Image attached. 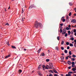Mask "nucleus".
I'll list each match as a JSON object with an SVG mask.
<instances>
[{
  "mask_svg": "<svg viewBox=\"0 0 76 76\" xmlns=\"http://www.w3.org/2000/svg\"><path fill=\"white\" fill-rule=\"evenodd\" d=\"M73 31L72 30L71 32H70V31H68V35H70V33L72 35H73Z\"/></svg>",
  "mask_w": 76,
  "mask_h": 76,
  "instance_id": "1",
  "label": "nucleus"
},
{
  "mask_svg": "<svg viewBox=\"0 0 76 76\" xmlns=\"http://www.w3.org/2000/svg\"><path fill=\"white\" fill-rule=\"evenodd\" d=\"M36 24H37V25L38 26H41L42 25V24L40 23H38V21H36Z\"/></svg>",
  "mask_w": 76,
  "mask_h": 76,
  "instance_id": "2",
  "label": "nucleus"
},
{
  "mask_svg": "<svg viewBox=\"0 0 76 76\" xmlns=\"http://www.w3.org/2000/svg\"><path fill=\"white\" fill-rule=\"evenodd\" d=\"M66 32V29H64L63 30V32H62V35H63V34H65V33Z\"/></svg>",
  "mask_w": 76,
  "mask_h": 76,
  "instance_id": "3",
  "label": "nucleus"
},
{
  "mask_svg": "<svg viewBox=\"0 0 76 76\" xmlns=\"http://www.w3.org/2000/svg\"><path fill=\"white\" fill-rule=\"evenodd\" d=\"M72 23H76V20L75 19H73L71 21Z\"/></svg>",
  "mask_w": 76,
  "mask_h": 76,
  "instance_id": "4",
  "label": "nucleus"
},
{
  "mask_svg": "<svg viewBox=\"0 0 76 76\" xmlns=\"http://www.w3.org/2000/svg\"><path fill=\"white\" fill-rule=\"evenodd\" d=\"M34 26L35 28H37L38 27V24L36 23V22L34 24Z\"/></svg>",
  "mask_w": 76,
  "mask_h": 76,
  "instance_id": "5",
  "label": "nucleus"
},
{
  "mask_svg": "<svg viewBox=\"0 0 76 76\" xmlns=\"http://www.w3.org/2000/svg\"><path fill=\"white\" fill-rule=\"evenodd\" d=\"M45 69H50V66L48 65H47L45 67Z\"/></svg>",
  "mask_w": 76,
  "mask_h": 76,
  "instance_id": "6",
  "label": "nucleus"
},
{
  "mask_svg": "<svg viewBox=\"0 0 76 76\" xmlns=\"http://www.w3.org/2000/svg\"><path fill=\"white\" fill-rule=\"evenodd\" d=\"M33 7H35V6H34V5L32 4L31 5V7H29V8H30V9H31V8H33Z\"/></svg>",
  "mask_w": 76,
  "mask_h": 76,
  "instance_id": "7",
  "label": "nucleus"
},
{
  "mask_svg": "<svg viewBox=\"0 0 76 76\" xmlns=\"http://www.w3.org/2000/svg\"><path fill=\"white\" fill-rule=\"evenodd\" d=\"M75 68H73L72 69V71H75L76 70V66L75 67Z\"/></svg>",
  "mask_w": 76,
  "mask_h": 76,
  "instance_id": "8",
  "label": "nucleus"
},
{
  "mask_svg": "<svg viewBox=\"0 0 76 76\" xmlns=\"http://www.w3.org/2000/svg\"><path fill=\"white\" fill-rule=\"evenodd\" d=\"M53 72L55 73H57L58 74V72L55 69H54L53 70Z\"/></svg>",
  "mask_w": 76,
  "mask_h": 76,
  "instance_id": "9",
  "label": "nucleus"
},
{
  "mask_svg": "<svg viewBox=\"0 0 76 76\" xmlns=\"http://www.w3.org/2000/svg\"><path fill=\"white\" fill-rule=\"evenodd\" d=\"M66 29L67 30H70V29H71V28H69L68 27H66Z\"/></svg>",
  "mask_w": 76,
  "mask_h": 76,
  "instance_id": "10",
  "label": "nucleus"
},
{
  "mask_svg": "<svg viewBox=\"0 0 76 76\" xmlns=\"http://www.w3.org/2000/svg\"><path fill=\"white\" fill-rule=\"evenodd\" d=\"M11 56L9 54L7 56L5 57V58H9V57H10Z\"/></svg>",
  "mask_w": 76,
  "mask_h": 76,
  "instance_id": "11",
  "label": "nucleus"
},
{
  "mask_svg": "<svg viewBox=\"0 0 76 76\" xmlns=\"http://www.w3.org/2000/svg\"><path fill=\"white\" fill-rule=\"evenodd\" d=\"M40 56H45V54H44V53H42V54L40 55Z\"/></svg>",
  "mask_w": 76,
  "mask_h": 76,
  "instance_id": "12",
  "label": "nucleus"
},
{
  "mask_svg": "<svg viewBox=\"0 0 76 76\" xmlns=\"http://www.w3.org/2000/svg\"><path fill=\"white\" fill-rule=\"evenodd\" d=\"M42 49L41 48H40L39 50L37 51V53H39V52H40V51H41V49Z\"/></svg>",
  "mask_w": 76,
  "mask_h": 76,
  "instance_id": "13",
  "label": "nucleus"
},
{
  "mask_svg": "<svg viewBox=\"0 0 76 76\" xmlns=\"http://www.w3.org/2000/svg\"><path fill=\"white\" fill-rule=\"evenodd\" d=\"M11 47H12V48H15V49H16V47H15V46L12 45L11 46Z\"/></svg>",
  "mask_w": 76,
  "mask_h": 76,
  "instance_id": "14",
  "label": "nucleus"
},
{
  "mask_svg": "<svg viewBox=\"0 0 76 76\" xmlns=\"http://www.w3.org/2000/svg\"><path fill=\"white\" fill-rule=\"evenodd\" d=\"M67 63H68V64H69V65L71 64V62H70V61H67Z\"/></svg>",
  "mask_w": 76,
  "mask_h": 76,
  "instance_id": "15",
  "label": "nucleus"
},
{
  "mask_svg": "<svg viewBox=\"0 0 76 76\" xmlns=\"http://www.w3.org/2000/svg\"><path fill=\"white\" fill-rule=\"evenodd\" d=\"M22 72V70H19L18 71V72H19V74H20Z\"/></svg>",
  "mask_w": 76,
  "mask_h": 76,
  "instance_id": "16",
  "label": "nucleus"
},
{
  "mask_svg": "<svg viewBox=\"0 0 76 76\" xmlns=\"http://www.w3.org/2000/svg\"><path fill=\"white\" fill-rule=\"evenodd\" d=\"M42 68H43V70H45V69H44V68H45V65H43L42 66Z\"/></svg>",
  "mask_w": 76,
  "mask_h": 76,
  "instance_id": "17",
  "label": "nucleus"
},
{
  "mask_svg": "<svg viewBox=\"0 0 76 76\" xmlns=\"http://www.w3.org/2000/svg\"><path fill=\"white\" fill-rule=\"evenodd\" d=\"M50 73H54V72L52 70H50L49 71Z\"/></svg>",
  "mask_w": 76,
  "mask_h": 76,
  "instance_id": "18",
  "label": "nucleus"
},
{
  "mask_svg": "<svg viewBox=\"0 0 76 76\" xmlns=\"http://www.w3.org/2000/svg\"><path fill=\"white\" fill-rule=\"evenodd\" d=\"M66 76H71V74H66Z\"/></svg>",
  "mask_w": 76,
  "mask_h": 76,
  "instance_id": "19",
  "label": "nucleus"
},
{
  "mask_svg": "<svg viewBox=\"0 0 76 76\" xmlns=\"http://www.w3.org/2000/svg\"><path fill=\"white\" fill-rule=\"evenodd\" d=\"M70 46V47H73V44L71 43L69 45Z\"/></svg>",
  "mask_w": 76,
  "mask_h": 76,
  "instance_id": "20",
  "label": "nucleus"
},
{
  "mask_svg": "<svg viewBox=\"0 0 76 76\" xmlns=\"http://www.w3.org/2000/svg\"><path fill=\"white\" fill-rule=\"evenodd\" d=\"M69 55H72V52L71 51H69Z\"/></svg>",
  "mask_w": 76,
  "mask_h": 76,
  "instance_id": "21",
  "label": "nucleus"
},
{
  "mask_svg": "<svg viewBox=\"0 0 76 76\" xmlns=\"http://www.w3.org/2000/svg\"><path fill=\"white\" fill-rule=\"evenodd\" d=\"M39 75V76H42V74L41 73H38Z\"/></svg>",
  "mask_w": 76,
  "mask_h": 76,
  "instance_id": "22",
  "label": "nucleus"
},
{
  "mask_svg": "<svg viewBox=\"0 0 76 76\" xmlns=\"http://www.w3.org/2000/svg\"><path fill=\"white\" fill-rule=\"evenodd\" d=\"M61 60H64V57L62 56L61 57Z\"/></svg>",
  "mask_w": 76,
  "mask_h": 76,
  "instance_id": "23",
  "label": "nucleus"
},
{
  "mask_svg": "<svg viewBox=\"0 0 76 76\" xmlns=\"http://www.w3.org/2000/svg\"><path fill=\"white\" fill-rule=\"evenodd\" d=\"M71 60L72 61H75V58H72Z\"/></svg>",
  "mask_w": 76,
  "mask_h": 76,
  "instance_id": "24",
  "label": "nucleus"
},
{
  "mask_svg": "<svg viewBox=\"0 0 76 76\" xmlns=\"http://www.w3.org/2000/svg\"><path fill=\"white\" fill-rule=\"evenodd\" d=\"M24 12V11H23V8H22V11L21 12V13H23Z\"/></svg>",
  "mask_w": 76,
  "mask_h": 76,
  "instance_id": "25",
  "label": "nucleus"
},
{
  "mask_svg": "<svg viewBox=\"0 0 76 76\" xmlns=\"http://www.w3.org/2000/svg\"><path fill=\"white\" fill-rule=\"evenodd\" d=\"M72 57H73V58H75V57H76V55H72Z\"/></svg>",
  "mask_w": 76,
  "mask_h": 76,
  "instance_id": "26",
  "label": "nucleus"
},
{
  "mask_svg": "<svg viewBox=\"0 0 76 76\" xmlns=\"http://www.w3.org/2000/svg\"><path fill=\"white\" fill-rule=\"evenodd\" d=\"M61 50H64V48L63 47H61Z\"/></svg>",
  "mask_w": 76,
  "mask_h": 76,
  "instance_id": "27",
  "label": "nucleus"
},
{
  "mask_svg": "<svg viewBox=\"0 0 76 76\" xmlns=\"http://www.w3.org/2000/svg\"><path fill=\"white\" fill-rule=\"evenodd\" d=\"M68 57L69 58H72V56H71L70 55H69V56H68Z\"/></svg>",
  "mask_w": 76,
  "mask_h": 76,
  "instance_id": "28",
  "label": "nucleus"
},
{
  "mask_svg": "<svg viewBox=\"0 0 76 76\" xmlns=\"http://www.w3.org/2000/svg\"><path fill=\"white\" fill-rule=\"evenodd\" d=\"M64 44V41H62L61 43V45H63Z\"/></svg>",
  "mask_w": 76,
  "mask_h": 76,
  "instance_id": "29",
  "label": "nucleus"
},
{
  "mask_svg": "<svg viewBox=\"0 0 76 76\" xmlns=\"http://www.w3.org/2000/svg\"><path fill=\"white\" fill-rule=\"evenodd\" d=\"M75 64V62H72V65H74Z\"/></svg>",
  "mask_w": 76,
  "mask_h": 76,
  "instance_id": "30",
  "label": "nucleus"
},
{
  "mask_svg": "<svg viewBox=\"0 0 76 76\" xmlns=\"http://www.w3.org/2000/svg\"><path fill=\"white\" fill-rule=\"evenodd\" d=\"M60 33H61L62 32V28H61L60 29Z\"/></svg>",
  "mask_w": 76,
  "mask_h": 76,
  "instance_id": "31",
  "label": "nucleus"
},
{
  "mask_svg": "<svg viewBox=\"0 0 76 76\" xmlns=\"http://www.w3.org/2000/svg\"><path fill=\"white\" fill-rule=\"evenodd\" d=\"M46 61L47 62H48V61H50V59H47L46 60Z\"/></svg>",
  "mask_w": 76,
  "mask_h": 76,
  "instance_id": "32",
  "label": "nucleus"
},
{
  "mask_svg": "<svg viewBox=\"0 0 76 76\" xmlns=\"http://www.w3.org/2000/svg\"><path fill=\"white\" fill-rule=\"evenodd\" d=\"M69 4L70 6H72V3L71 2H70Z\"/></svg>",
  "mask_w": 76,
  "mask_h": 76,
  "instance_id": "33",
  "label": "nucleus"
},
{
  "mask_svg": "<svg viewBox=\"0 0 76 76\" xmlns=\"http://www.w3.org/2000/svg\"><path fill=\"white\" fill-rule=\"evenodd\" d=\"M64 53H67V50H65L64 51Z\"/></svg>",
  "mask_w": 76,
  "mask_h": 76,
  "instance_id": "34",
  "label": "nucleus"
},
{
  "mask_svg": "<svg viewBox=\"0 0 76 76\" xmlns=\"http://www.w3.org/2000/svg\"><path fill=\"white\" fill-rule=\"evenodd\" d=\"M67 36V33H66L65 34V37H66Z\"/></svg>",
  "mask_w": 76,
  "mask_h": 76,
  "instance_id": "35",
  "label": "nucleus"
},
{
  "mask_svg": "<svg viewBox=\"0 0 76 76\" xmlns=\"http://www.w3.org/2000/svg\"><path fill=\"white\" fill-rule=\"evenodd\" d=\"M65 21H66V19H63L62 20V22H65Z\"/></svg>",
  "mask_w": 76,
  "mask_h": 76,
  "instance_id": "36",
  "label": "nucleus"
},
{
  "mask_svg": "<svg viewBox=\"0 0 76 76\" xmlns=\"http://www.w3.org/2000/svg\"><path fill=\"white\" fill-rule=\"evenodd\" d=\"M41 65H39V67H38V69H39V68H41Z\"/></svg>",
  "mask_w": 76,
  "mask_h": 76,
  "instance_id": "37",
  "label": "nucleus"
},
{
  "mask_svg": "<svg viewBox=\"0 0 76 76\" xmlns=\"http://www.w3.org/2000/svg\"><path fill=\"white\" fill-rule=\"evenodd\" d=\"M73 32H74L75 33H76V29H75L74 30Z\"/></svg>",
  "mask_w": 76,
  "mask_h": 76,
  "instance_id": "38",
  "label": "nucleus"
},
{
  "mask_svg": "<svg viewBox=\"0 0 76 76\" xmlns=\"http://www.w3.org/2000/svg\"><path fill=\"white\" fill-rule=\"evenodd\" d=\"M75 65L74 64V65H72V67H75Z\"/></svg>",
  "mask_w": 76,
  "mask_h": 76,
  "instance_id": "39",
  "label": "nucleus"
},
{
  "mask_svg": "<svg viewBox=\"0 0 76 76\" xmlns=\"http://www.w3.org/2000/svg\"><path fill=\"white\" fill-rule=\"evenodd\" d=\"M74 46L75 47H76V42H75V43H74Z\"/></svg>",
  "mask_w": 76,
  "mask_h": 76,
  "instance_id": "40",
  "label": "nucleus"
},
{
  "mask_svg": "<svg viewBox=\"0 0 76 76\" xmlns=\"http://www.w3.org/2000/svg\"><path fill=\"white\" fill-rule=\"evenodd\" d=\"M71 39L72 41H73L74 40V38L73 37H72Z\"/></svg>",
  "mask_w": 76,
  "mask_h": 76,
  "instance_id": "41",
  "label": "nucleus"
},
{
  "mask_svg": "<svg viewBox=\"0 0 76 76\" xmlns=\"http://www.w3.org/2000/svg\"><path fill=\"white\" fill-rule=\"evenodd\" d=\"M66 45H69V42H66Z\"/></svg>",
  "mask_w": 76,
  "mask_h": 76,
  "instance_id": "42",
  "label": "nucleus"
},
{
  "mask_svg": "<svg viewBox=\"0 0 76 76\" xmlns=\"http://www.w3.org/2000/svg\"><path fill=\"white\" fill-rule=\"evenodd\" d=\"M71 15H72V12H70L69 15V16H71Z\"/></svg>",
  "mask_w": 76,
  "mask_h": 76,
  "instance_id": "43",
  "label": "nucleus"
},
{
  "mask_svg": "<svg viewBox=\"0 0 76 76\" xmlns=\"http://www.w3.org/2000/svg\"><path fill=\"white\" fill-rule=\"evenodd\" d=\"M67 48V50H69V49H70V47L69 46H68Z\"/></svg>",
  "mask_w": 76,
  "mask_h": 76,
  "instance_id": "44",
  "label": "nucleus"
},
{
  "mask_svg": "<svg viewBox=\"0 0 76 76\" xmlns=\"http://www.w3.org/2000/svg\"><path fill=\"white\" fill-rule=\"evenodd\" d=\"M21 21L22 22H23V21H24V20H23V18L22 19H21Z\"/></svg>",
  "mask_w": 76,
  "mask_h": 76,
  "instance_id": "45",
  "label": "nucleus"
},
{
  "mask_svg": "<svg viewBox=\"0 0 76 76\" xmlns=\"http://www.w3.org/2000/svg\"><path fill=\"white\" fill-rule=\"evenodd\" d=\"M68 73L69 74H72V72H69Z\"/></svg>",
  "mask_w": 76,
  "mask_h": 76,
  "instance_id": "46",
  "label": "nucleus"
},
{
  "mask_svg": "<svg viewBox=\"0 0 76 76\" xmlns=\"http://www.w3.org/2000/svg\"><path fill=\"white\" fill-rule=\"evenodd\" d=\"M68 57H68V56H67L65 58L66 59V60H68Z\"/></svg>",
  "mask_w": 76,
  "mask_h": 76,
  "instance_id": "47",
  "label": "nucleus"
},
{
  "mask_svg": "<svg viewBox=\"0 0 76 76\" xmlns=\"http://www.w3.org/2000/svg\"><path fill=\"white\" fill-rule=\"evenodd\" d=\"M7 44L8 45H10L9 42H7Z\"/></svg>",
  "mask_w": 76,
  "mask_h": 76,
  "instance_id": "48",
  "label": "nucleus"
},
{
  "mask_svg": "<svg viewBox=\"0 0 76 76\" xmlns=\"http://www.w3.org/2000/svg\"><path fill=\"white\" fill-rule=\"evenodd\" d=\"M6 25H8V26H9V24L8 23H7L5 24Z\"/></svg>",
  "mask_w": 76,
  "mask_h": 76,
  "instance_id": "49",
  "label": "nucleus"
},
{
  "mask_svg": "<svg viewBox=\"0 0 76 76\" xmlns=\"http://www.w3.org/2000/svg\"><path fill=\"white\" fill-rule=\"evenodd\" d=\"M59 37H57V39L58 40V41H59Z\"/></svg>",
  "mask_w": 76,
  "mask_h": 76,
  "instance_id": "50",
  "label": "nucleus"
},
{
  "mask_svg": "<svg viewBox=\"0 0 76 76\" xmlns=\"http://www.w3.org/2000/svg\"><path fill=\"white\" fill-rule=\"evenodd\" d=\"M49 76H53V75L51 74H50Z\"/></svg>",
  "mask_w": 76,
  "mask_h": 76,
  "instance_id": "51",
  "label": "nucleus"
},
{
  "mask_svg": "<svg viewBox=\"0 0 76 76\" xmlns=\"http://www.w3.org/2000/svg\"><path fill=\"white\" fill-rule=\"evenodd\" d=\"M63 23H61V24H60V25L61 26H63Z\"/></svg>",
  "mask_w": 76,
  "mask_h": 76,
  "instance_id": "52",
  "label": "nucleus"
},
{
  "mask_svg": "<svg viewBox=\"0 0 76 76\" xmlns=\"http://www.w3.org/2000/svg\"><path fill=\"white\" fill-rule=\"evenodd\" d=\"M68 27L69 28H70V27H71V26H70V25H69L68 26Z\"/></svg>",
  "mask_w": 76,
  "mask_h": 76,
  "instance_id": "53",
  "label": "nucleus"
},
{
  "mask_svg": "<svg viewBox=\"0 0 76 76\" xmlns=\"http://www.w3.org/2000/svg\"><path fill=\"white\" fill-rule=\"evenodd\" d=\"M69 16H67L66 17V19H69Z\"/></svg>",
  "mask_w": 76,
  "mask_h": 76,
  "instance_id": "54",
  "label": "nucleus"
},
{
  "mask_svg": "<svg viewBox=\"0 0 76 76\" xmlns=\"http://www.w3.org/2000/svg\"><path fill=\"white\" fill-rule=\"evenodd\" d=\"M71 67H72L71 66H69V67H68V69H71Z\"/></svg>",
  "mask_w": 76,
  "mask_h": 76,
  "instance_id": "55",
  "label": "nucleus"
},
{
  "mask_svg": "<svg viewBox=\"0 0 76 76\" xmlns=\"http://www.w3.org/2000/svg\"><path fill=\"white\" fill-rule=\"evenodd\" d=\"M58 76V75H57V74H55L54 75V76Z\"/></svg>",
  "mask_w": 76,
  "mask_h": 76,
  "instance_id": "56",
  "label": "nucleus"
},
{
  "mask_svg": "<svg viewBox=\"0 0 76 76\" xmlns=\"http://www.w3.org/2000/svg\"><path fill=\"white\" fill-rule=\"evenodd\" d=\"M56 48L57 49V50H58V47H56Z\"/></svg>",
  "mask_w": 76,
  "mask_h": 76,
  "instance_id": "57",
  "label": "nucleus"
},
{
  "mask_svg": "<svg viewBox=\"0 0 76 76\" xmlns=\"http://www.w3.org/2000/svg\"><path fill=\"white\" fill-rule=\"evenodd\" d=\"M74 41L75 42V43L76 42V39L74 40Z\"/></svg>",
  "mask_w": 76,
  "mask_h": 76,
  "instance_id": "58",
  "label": "nucleus"
},
{
  "mask_svg": "<svg viewBox=\"0 0 76 76\" xmlns=\"http://www.w3.org/2000/svg\"><path fill=\"white\" fill-rule=\"evenodd\" d=\"M4 9H5V12H6V11H7V10H6V8H4Z\"/></svg>",
  "mask_w": 76,
  "mask_h": 76,
  "instance_id": "59",
  "label": "nucleus"
},
{
  "mask_svg": "<svg viewBox=\"0 0 76 76\" xmlns=\"http://www.w3.org/2000/svg\"><path fill=\"white\" fill-rule=\"evenodd\" d=\"M10 6H9L8 9H10Z\"/></svg>",
  "mask_w": 76,
  "mask_h": 76,
  "instance_id": "60",
  "label": "nucleus"
},
{
  "mask_svg": "<svg viewBox=\"0 0 76 76\" xmlns=\"http://www.w3.org/2000/svg\"><path fill=\"white\" fill-rule=\"evenodd\" d=\"M74 35L75 36H76V33H75L74 34Z\"/></svg>",
  "mask_w": 76,
  "mask_h": 76,
  "instance_id": "61",
  "label": "nucleus"
},
{
  "mask_svg": "<svg viewBox=\"0 0 76 76\" xmlns=\"http://www.w3.org/2000/svg\"><path fill=\"white\" fill-rule=\"evenodd\" d=\"M24 51H26V49H24Z\"/></svg>",
  "mask_w": 76,
  "mask_h": 76,
  "instance_id": "62",
  "label": "nucleus"
},
{
  "mask_svg": "<svg viewBox=\"0 0 76 76\" xmlns=\"http://www.w3.org/2000/svg\"><path fill=\"white\" fill-rule=\"evenodd\" d=\"M74 16H76V14H74Z\"/></svg>",
  "mask_w": 76,
  "mask_h": 76,
  "instance_id": "63",
  "label": "nucleus"
},
{
  "mask_svg": "<svg viewBox=\"0 0 76 76\" xmlns=\"http://www.w3.org/2000/svg\"><path fill=\"white\" fill-rule=\"evenodd\" d=\"M74 28H76V25L74 26Z\"/></svg>",
  "mask_w": 76,
  "mask_h": 76,
  "instance_id": "64",
  "label": "nucleus"
}]
</instances>
